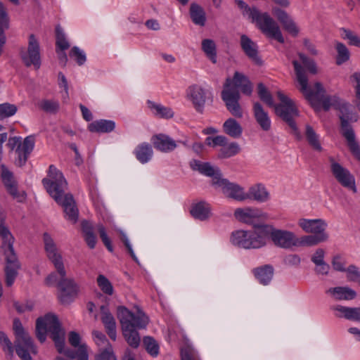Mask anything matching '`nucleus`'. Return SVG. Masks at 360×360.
<instances>
[{"label": "nucleus", "instance_id": "obj_1", "mask_svg": "<svg viewBox=\"0 0 360 360\" xmlns=\"http://www.w3.org/2000/svg\"><path fill=\"white\" fill-rule=\"evenodd\" d=\"M292 65L300 84V91L305 98L313 104L315 102L321 104L325 111H328L331 107L339 111L342 136L345 138L352 154L360 161V146L356 141L354 131L349 124V122L357 120V115L352 112L351 105L336 95L326 94V91L320 82H316L314 89H311L308 85V77L302 65L297 60H293Z\"/></svg>", "mask_w": 360, "mask_h": 360}, {"label": "nucleus", "instance_id": "obj_2", "mask_svg": "<svg viewBox=\"0 0 360 360\" xmlns=\"http://www.w3.org/2000/svg\"><path fill=\"white\" fill-rule=\"evenodd\" d=\"M51 333V338L55 342L59 353L64 352L66 356L71 359L89 360L87 345L82 343L76 351L72 349H64L65 331L56 315L49 313L43 317H39L36 321V335L41 342H44L46 338L47 332Z\"/></svg>", "mask_w": 360, "mask_h": 360}, {"label": "nucleus", "instance_id": "obj_3", "mask_svg": "<svg viewBox=\"0 0 360 360\" xmlns=\"http://www.w3.org/2000/svg\"><path fill=\"white\" fill-rule=\"evenodd\" d=\"M42 184L49 194L63 207L65 218L73 224L76 223L79 211L72 195L65 194L68 184L63 174L51 165L49 168L48 177L42 179Z\"/></svg>", "mask_w": 360, "mask_h": 360}, {"label": "nucleus", "instance_id": "obj_4", "mask_svg": "<svg viewBox=\"0 0 360 360\" xmlns=\"http://www.w3.org/2000/svg\"><path fill=\"white\" fill-rule=\"evenodd\" d=\"M43 238L47 257L53 264L60 276L58 284V300L62 304H70L77 297L79 287L73 278L66 277L62 255L51 236L44 233Z\"/></svg>", "mask_w": 360, "mask_h": 360}, {"label": "nucleus", "instance_id": "obj_5", "mask_svg": "<svg viewBox=\"0 0 360 360\" xmlns=\"http://www.w3.org/2000/svg\"><path fill=\"white\" fill-rule=\"evenodd\" d=\"M238 89L243 94L250 96L252 92V84L249 79L239 72H235L233 79L227 78L221 91V99L227 110L238 118L243 117V111L239 104L240 98Z\"/></svg>", "mask_w": 360, "mask_h": 360}, {"label": "nucleus", "instance_id": "obj_6", "mask_svg": "<svg viewBox=\"0 0 360 360\" xmlns=\"http://www.w3.org/2000/svg\"><path fill=\"white\" fill-rule=\"evenodd\" d=\"M117 318L127 344L132 348H137L141 342V338L137 329L146 328L149 322L148 317L141 310H138L135 314L124 307H119Z\"/></svg>", "mask_w": 360, "mask_h": 360}, {"label": "nucleus", "instance_id": "obj_7", "mask_svg": "<svg viewBox=\"0 0 360 360\" xmlns=\"http://www.w3.org/2000/svg\"><path fill=\"white\" fill-rule=\"evenodd\" d=\"M243 15L252 20L258 29L268 38L283 44L285 40L278 23L267 13H261L257 8H250L242 0L236 1Z\"/></svg>", "mask_w": 360, "mask_h": 360}, {"label": "nucleus", "instance_id": "obj_8", "mask_svg": "<svg viewBox=\"0 0 360 360\" xmlns=\"http://www.w3.org/2000/svg\"><path fill=\"white\" fill-rule=\"evenodd\" d=\"M0 238L2 244L0 247V252L5 256L6 265L5 267L6 284L11 286L18 275L20 269V263L13 248L15 238L8 229L3 224H0Z\"/></svg>", "mask_w": 360, "mask_h": 360}, {"label": "nucleus", "instance_id": "obj_9", "mask_svg": "<svg viewBox=\"0 0 360 360\" xmlns=\"http://www.w3.org/2000/svg\"><path fill=\"white\" fill-rule=\"evenodd\" d=\"M280 103L271 106L275 110V113L285 122L291 128L292 133L296 139L300 140L302 135L298 130L294 118L299 116V111L294 101L281 91L277 92Z\"/></svg>", "mask_w": 360, "mask_h": 360}, {"label": "nucleus", "instance_id": "obj_10", "mask_svg": "<svg viewBox=\"0 0 360 360\" xmlns=\"http://www.w3.org/2000/svg\"><path fill=\"white\" fill-rule=\"evenodd\" d=\"M13 330L15 335V348L17 354L22 360H32L30 352L35 354L36 348L32 338L25 331L18 319L13 321Z\"/></svg>", "mask_w": 360, "mask_h": 360}, {"label": "nucleus", "instance_id": "obj_11", "mask_svg": "<svg viewBox=\"0 0 360 360\" xmlns=\"http://www.w3.org/2000/svg\"><path fill=\"white\" fill-rule=\"evenodd\" d=\"M328 160L330 172L337 182L343 188L351 191L353 193H356V179L353 174L337 162L333 157H329Z\"/></svg>", "mask_w": 360, "mask_h": 360}, {"label": "nucleus", "instance_id": "obj_12", "mask_svg": "<svg viewBox=\"0 0 360 360\" xmlns=\"http://www.w3.org/2000/svg\"><path fill=\"white\" fill-rule=\"evenodd\" d=\"M21 60L26 67L33 65L36 70L41 66L40 46L34 34H30L28 39L27 48H22L20 51Z\"/></svg>", "mask_w": 360, "mask_h": 360}, {"label": "nucleus", "instance_id": "obj_13", "mask_svg": "<svg viewBox=\"0 0 360 360\" xmlns=\"http://www.w3.org/2000/svg\"><path fill=\"white\" fill-rule=\"evenodd\" d=\"M234 217L238 221L255 225H261L268 219L266 213L262 210L252 207L237 208L234 212Z\"/></svg>", "mask_w": 360, "mask_h": 360}, {"label": "nucleus", "instance_id": "obj_14", "mask_svg": "<svg viewBox=\"0 0 360 360\" xmlns=\"http://www.w3.org/2000/svg\"><path fill=\"white\" fill-rule=\"evenodd\" d=\"M268 229L267 224H261L248 230L247 249H259L265 246L268 241Z\"/></svg>", "mask_w": 360, "mask_h": 360}, {"label": "nucleus", "instance_id": "obj_15", "mask_svg": "<svg viewBox=\"0 0 360 360\" xmlns=\"http://www.w3.org/2000/svg\"><path fill=\"white\" fill-rule=\"evenodd\" d=\"M268 240L269 238L274 243L283 248H290L297 244V239L292 232L279 229H274L271 226L268 225Z\"/></svg>", "mask_w": 360, "mask_h": 360}, {"label": "nucleus", "instance_id": "obj_16", "mask_svg": "<svg viewBox=\"0 0 360 360\" xmlns=\"http://www.w3.org/2000/svg\"><path fill=\"white\" fill-rule=\"evenodd\" d=\"M211 93L202 86L193 84L190 86L187 90V97L192 102L194 108L197 112L202 113L204 107Z\"/></svg>", "mask_w": 360, "mask_h": 360}, {"label": "nucleus", "instance_id": "obj_17", "mask_svg": "<svg viewBox=\"0 0 360 360\" xmlns=\"http://www.w3.org/2000/svg\"><path fill=\"white\" fill-rule=\"evenodd\" d=\"M214 185L221 188L223 193L228 198L242 201L247 199L244 188L239 185L231 183L226 179H221L215 178Z\"/></svg>", "mask_w": 360, "mask_h": 360}, {"label": "nucleus", "instance_id": "obj_18", "mask_svg": "<svg viewBox=\"0 0 360 360\" xmlns=\"http://www.w3.org/2000/svg\"><path fill=\"white\" fill-rule=\"evenodd\" d=\"M1 176L7 191L13 196V198L17 199L18 202H22L25 197L24 193L20 194L18 192L17 183L13 178L12 172H11L4 165L1 166Z\"/></svg>", "mask_w": 360, "mask_h": 360}, {"label": "nucleus", "instance_id": "obj_19", "mask_svg": "<svg viewBox=\"0 0 360 360\" xmlns=\"http://www.w3.org/2000/svg\"><path fill=\"white\" fill-rule=\"evenodd\" d=\"M240 46L245 54L255 64L261 65L262 60L259 56L258 46L249 37L245 34L240 36Z\"/></svg>", "mask_w": 360, "mask_h": 360}, {"label": "nucleus", "instance_id": "obj_20", "mask_svg": "<svg viewBox=\"0 0 360 360\" xmlns=\"http://www.w3.org/2000/svg\"><path fill=\"white\" fill-rule=\"evenodd\" d=\"M272 13L282 24L285 31L293 37L298 35L300 31L299 28L286 11L278 7H274L272 8Z\"/></svg>", "mask_w": 360, "mask_h": 360}, {"label": "nucleus", "instance_id": "obj_21", "mask_svg": "<svg viewBox=\"0 0 360 360\" xmlns=\"http://www.w3.org/2000/svg\"><path fill=\"white\" fill-rule=\"evenodd\" d=\"M298 224L306 233H311L315 235L328 234L326 232L327 223L323 219H300Z\"/></svg>", "mask_w": 360, "mask_h": 360}, {"label": "nucleus", "instance_id": "obj_22", "mask_svg": "<svg viewBox=\"0 0 360 360\" xmlns=\"http://www.w3.org/2000/svg\"><path fill=\"white\" fill-rule=\"evenodd\" d=\"M151 142L155 149L162 153L172 152L177 147L176 142L172 138L164 134L153 135L151 138Z\"/></svg>", "mask_w": 360, "mask_h": 360}, {"label": "nucleus", "instance_id": "obj_23", "mask_svg": "<svg viewBox=\"0 0 360 360\" xmlns=\"http://www.w3.org/2000/svg\"><path fill=\"white\" fill-rule=\"evenodd\" d=\"M190 166L193 170L198 171L200 174L212 178V184L214 185L215 178L221 179L220 170L214 167L209 162H202L197 160H193L190 162Z\"/></svg>", "mask_w": 360, "mask_h": 360}, {"label": "nucleus", "instance_id": "obj_24", "mask_svg": "<svg viewBox=\"0 0 360 360\" xmlns=\"http://www.w3.org/2000/svg\"><path fill=\"white\" fill-rule=\"evenodd\" d=\"M252 111L256 122L260 128L264 131H269L271 127V120L268 112L264 110L262 104L259 102H255Z\"/></svg>", "mask_w": 360, "mask_h": 360}, {"label": "nucleus", "instance_id": "obj_25", "mask_svg": "<svg viewBox=\"0 0 360 360\" xmlns=\"http://www.w3.org/2000/svg\"><path fill=\"white\" fill-rule=\"evenodd\" d=\"M326 292L335 301H349L357 296L356 292L348 286L330 288Z\"/></svg>", "mask_w": 360, "mask_h": 360}, {"label": "nucleus", "instance_id": "obj_26", "mask_svg": "<svg viewBox=\"0 0 360 360\" xmlns=\"http://www.w3.org/2000/svg\"><path fill=\"white\" fill-rule=\"evenodd\" d=\"M101 321L103 323L106 333L111 340L115 341L117 338L116 321L112 314L109 311L107 307H101Z\"/></svg>", "mask_w": 360, "mask_h": 360}, {"label": "nucleus", "instance_id": "obj_27", "mask_svg": "<svg viewBox=\"0 0 360 360\" xmlns=\"http://www.w3.org/2000/svg\"><path fill=\"white\" fill-rule=\"evenodd\" d=\"M330 309L334 312L336 317L360 322V309L358 307H349L337 304L332 306Z\"/></svg>", "mask_w": 360, "mask_h": 360}, {"label": "nucleus", "instance_id": "obj_28", "mask_svg": "<svg viewBox=\"0 0 360 360\" xmlns=\"http://www.w3.org/2000/svg\"><path fill=\"white\" fill-rule=\"evenodd\" d=\"M35 143V139L34 136H27L23 143H21L20 148H16V153L18 154L17 163L19 166H22L25 164L29 155L33 150Z\"/></svg>", "mask_w": 360, "mask_h": 360}, {"label": "nucleus", "instance_id": "obj_29", "mask_svg": "<svg viewBox=\"0 0 360 360\" xmlns=\"http://www.w3.org/2000/svg\"><path fill=\"white\" fill-rule=\"evenodd\" d=\"M252 274L262 285H269L273 278L274 270L271 265L265 264L252 269Z\"/></svg>", "mask_w": 360, "mask_h": 360}, {"label": "nucleus", "instance_id": "obj_30", "mask_svg": "<svg viewBox=\"0 0 360 360\" xmlns=\"http://www.w3.org/2000/svg\"><path fill=\"white\" fill-rule=\"evenodd\" d=\"M247 199H252L257 202H264L269 199V193L262 184H257L250 187L245 193Z\"/></svg>", "mask_w": 360, "mask_h": 360}, {"label": "nucleus", "instance_id": "obj_31", "mask_svg": "<svg viewBox=\"0 0 360 360\" xmlns=\"http://www.w3.org/2000/svg\"><path fill=\"white\" fill-rule=\"evenodd\" d=\"M134 153L141 163L146 164L152 159L153 150L150 144L143 142L136 147Z\"/></svg>", "mask_w": 360, "mask_h": 360}, {"label": "nucleus", "instance_id": "obj_32", "mask_svg": "<svg viewBox=\"0 0 360 360\" xmlns=\"http://www.w3.org/2000/svg\"><path fill=\"white\" fill-rule=\"evenodd\" d=\"M147 104L152 113L158 117L171 119L174 115L173 110L169 107L164 106L162 104L151 101H148Z\"/></svg>", "mask_w": 360, "mask_h": 360}, {"label": "nucleus", "instance_id": "obj_33", "mask_svg": "<svg viewBox=\"0 0 360 360\" xmlns=\"http://www.w3.org/2000/svg\"><path fill=\"white\" fill-rule=\"evenodd\" d=\"M210 210L209 204L205 202H200L191 206L190 213L193 218L205 221L210 217Z\"/></svg>", "mask_w": 360, "mask_h": 360}, {"label": "nucleus", "instance_id": "obj_34", "mask_svg": "<svg viewBox=\"0 0 360 360\" xmlns=\"http://www.w3.org/2000/svg\"><path fill=\"white\" fill-rule=\"evenodd\" d=\"M115 123L112 120H100L89 124L88 129L91 132L109 133L115 129Z\"/></svg>", "mask_w": 360, "mask_h": 360}, {"label": "nucleus", "instance_id": "obj_35", "mask_svg": "<svg viewBox=\"0 0 360 360\" xmlns=\"http://www.w3.org/2000/svg\"><path fill=\"white\" fill-rule=\"evenodd\" d=\"M223 130L227 135L233 139L240 137L243 133L242 127L233 118H229L224 122L223 124Z\"/></svg>", "mask_w": 360, "mask_h": 360}, {"label": "nucleus", "instance_id": "obj_36", "mask_svg": "<svg viewBox=\"0 0 360 360\" xmlns=\"http://www.w3.org/2000/svg\"><path fill=\"white\" fill-rule=\"evenodd\" d=\"M190 16L192 22L197 25L204 26L206 15L204 9L198 4L192 3L190 6Z\"/></svg>", "mask_w": 360, "mask_h": 360}, {"label": "nucleus", "instance_id": "obj_37", "mask_svg": "<svg viewBox=\"0 0 360 360\" xmlns=\"http://www.w3.org/2000/svg\"><path fill=\"white\" fill-rule=\"evenodd\" d=\"M94 226L91 222L85 220L82 221L83 236L91 249L94 248L96 244V237L94 234Z\"/></svg>", "mask_w": 360, "mask_h": 360}, {"label": "nucleus", "instance_id": "obj_38", "mask_svg": "<svg viewBox=\"0 0 360 360\" xmlns=\"http://www.w3.org/2000/svg\"><path fill=\"white\" fill-rule=\"evenodd\" d=\"M304 135L309 145L313 150L319 152L323 150L319 136L316 133L312 127L306 125Z\"/></svg>", "mask_w": 360, "mask_h": 360}, {"label": "nucleus", "instance_id": "obj_39", "mask_svg": "<svg viewBox=\"0 0 360 360\" xmlns=\"http://www.w3.org/2000/svg\"><path fill=\"white\" fill-rule=\"evenodd\" d=\"M248 233V230H237L232 232L230 238L231 243L238 248L247 249Z\"/></svg>", "mask_w": 360, "mask_h": 360}, {"label": "nucleus", "instance_id": "obj_40", "mask_svg": "<svg viewBox=\"0 0 360 360\" xmlns=\"http://www.w3.org/2000/svg\"><path fill=\"white\" fill-rule=\"evenodd\" d=\"M92 335L96 345L98 347V352L112 349V346L107 339L105 335L102 332L94 330L92 332Z\"/></svg>", "mask_w": 360, "mask_h": 360}, {"label": "nucleus", "instance_id": "obj_41", "mask_svg": "<svg viewBox=\"0 0 360 360\" xmlns=\"http://www.w3.org/2000/svg\"><path fill=\"white\" fill-rule=\"evenodd\" d=\"M202 49L213 63H217L216 45L212 39H204L202 41Z\"/></svg>", "mask_w": 360, "mask_h": 360}, {"label": "nucleus", "instance_id": "obj_42", "mask_svg": "<svg viewBox=\"0 0 360 360\" xmlns=\"http://www.w3.org/2000/svg\"><path fill=\"white\" fill-rule=\"evenodd\" d=\"M328 234L322 235H307L301 238L300 243L304 245L313 246L328 240Z\"/></svg>", "mask_w": 360, "mask_h": 360}, {"label": "nucleus", "instance_id": "obj_43", "mask_svg": "<svg viewBox=\"0 0 360 360\" xmlns=\"http://www.w3.org/2000/svg\"><path fill=\"white\" fill-rule=\"evenodd\" d=\"M240 151L239 145L237 143H231L226 144L219 151L218 157L219 158H229L236 154Z\"/></svg>", "mask_w": 360, "mask_h": 360}, {"label": "nucleus", "instance_id": "obj_44", "mask_svg": "<svg viewBox=\"0 0 360 360\" xmlns=\"http://www.w3.org/2000/svg\"><path fill=\"white\" fill-rule=\"evenodd\" d=\"M257 93L261 101L266 103L269 107L274 105L273 97L264 84H258Z\"/></svg>", "mask_w": 360, "mask_h": 360}, {"label": "nucleus", "instance_id": "obj_45", "mask_svg": "<svg viewBox=\"0 0 360 360\" xmlns=\"http://www.w3.org/2000/svg\"><path fill=\"white\" fill-rule=\"evenodd\" d=\"M143 343L145 349L153 356H157L159 354V345L155 340L150 336L143 338Z\"/></svg>", "mask_w": 360, "mask_h": 360}, {"label": "nucleus", "instance_id": "obj_46", "mask_svg": "<svg viewBox=\"0 0 360 360\" xmlns=\"http://www.w3.org/2000/svg\"><path fill=\"white\" fill-rule=\"evenodd\" d=\"M56 47L61 51H65L69 49L70 44L66 39L65 33L63 32V29L58 25L56 27Z\"/></svg>", "mask_w": 360, "mask_h": 360}, {"label": "nucleus", "instance_id": "obj_47", "mask_svg": "<svg viewBox=\"0 0 360 360\" xmlns=\"http://www.w3.org/2000/svg\"><path fill=\"white\" fill-rule=\"evenodd\" d=\"M40 108L47 113L56 114L60 108V103L56 100H43L39 104Z\"/></svg>", "mask_w": 360, "mask_h": 360}, {"label": "nucleus", "instance_id": "obj_48", "mask_svg": "<svg viewBox=\"0 0 360 360\" xmlns=\"http://www.w3.org/2000/svg\"><path fill=\"white\" fill-rule=\"evenodd\" d=\"M18 108L15 105L9 103L0 104V120L13 116Z\"/></svg>", "mask_w": 360, "mask_h": 360}, {"label": "nucleus", "instance_id": "obj_49", "mask_svg": "<svg viewBox=\"0 0 360 360\" xmlns=\"http://www.w3.org/2000/svg\"><path fill=\"white\" fill-rule=\"evenodd\" d=\"M97 283L100 289L106 295L113 294V287L110 281L103 275L100 274L97 278Z\"/></svg>", "mask_w": 360, "mask_h": 360}, {"label": "nucleus", "instance_id": "obj_50", "mask_svg": "<svg viewBox=\"0 0 360 360\" xmlns=\"http://www.w3.org/2000/svg\"><path fill=\"white\" fill-rule=\"evenodd\" d=\"M336 49L338 51L337 64L340 65L349 60V52L345 44L337 43Z\"/></svg>", "mask_w": 360, "mask_h": 360}, {"label": "nucleus", "instance_id": "obj_51", "mask_svg": "<svg viewBox=\"0 0 360 360\" xmlns=\"http://www.w3.org/2000/svg\"><path fill=\"white\" fill-rule=\"evenodd\" d=\"M0 345L11 357L13 355V344L5 333L0 331Z\"/></svg>", "mask_w": 360, "mask_h": 360}, {"label": "nucleus", "instance_id": "obj_52", "mask_svg": "<svg viewBox=\"0 0 360 360\" xmlns=\"http://www.w3.org/2000/svg\"><path fill=\"white\" fill-rule=\"evenodd\" d=\"M342 37L344 39L348 40L349 45L360 47V38L351 30L342 28Z\"/></svg>", "mask_w": 360, "mask_h": 360}, {"label": "nucleus", "instance_id": "obj_53", "mask_svg": "<svg viewBox=\"0 0 360 360\" xmlns=\"http://www.w3.org/2000/svg\"><path fill=\"white\" fill-rule=\"evenodd\" d=\"M70 56L75 59L79 65H82L86 60L85 53L77 46H73L70 52Z\"/></svg>", "mask_w": 360, "mask_h": 360}, {"label": "nucleus", "instance_id": "obj_54", "mask_svg": "<svg viewBox=\"0 0 360 360\" xmlns=\"http://www.w3.org/2000/svg\"><path fill=\"white\" fill-rule=\"evenodd\" d=\"M347 273V278L349 281L356 282L360 285V271L355 265H349L345 271Z\"/></svg>", "mask_w": 360, "mask_h": 360}, {"label": "nucleus", "instance_id": "obj_55", "mask_svg": "<svg viewBox=\"0 0 360 360\" xmlns=\"http://www.w3.org/2000/svg\"><path fill=\"white\" fill-rule=\"evenodd\" d=\"M331 264L334 270L340 272H345L346 271L347 261L340 255H335L331 261Z\"/></svg>", "mask_w": 360, "mask_h": 360}, {"label": "nucleus", "instance_id": "obj_56", "mask_svg": "<svg viewBox=\"0 0 360 360\" xmlns=\"http://www.w3.org/2000/svg\"><path fill=\"white\" fill-rule=\"evenodd\" d=\"M299 57L302 62L304 66L307 69V70L313 74L316 75L318 73V68L315 61L312 59L309 58L303 53H299Z\"/></svg>", "mask_w": 360, "mask_h": 360}, {"label": "nucleus", "instance_id": "obj_57", "mask_svg": "<svg viewBox=\"0 0 360 360\" xmlns=\"http://www.w3.org/2000/svg\"><path fill=\"white\" fill-rule=\"evenodd\" d=\"M227 138L224 136H208L205 139V143L211 147L225 146L227 143Z\"/></svg>", "mask_w": 360, "mask_h": 360}, {"label": "nucleus", "instance_id": "obj_58", "mask_svg": "<svg viewBox=\"0 0 360 360\" xmlns=\"http://www.w3.org/2000/svg\"><path fill=\"white\" fill-rule=\"evenodd\" d=\"M96 228H97L98 232V233L100 235V237H101L103 244L106 247V248L110 252H112L113 248H112V245L111 244V241H110V238L107 236V233H106V231H105V229L103 226V225L101 224H97Z\"/></svg>", "mask_w": 360, "mask_h": 360}, {"label": "nucleus", "instance_id": "obj_59", "mask_svg": "<svg viewBox=\"0 0 360 360\" xmlns=\"http://www.w3.org/2000/svg\"><path fill=\"white\" fill-rule=\"evenodd\" d=\"M181 360H200L193 349L190 347H186L181 350Z\"/></svg>", "mask_w": 360, "mask_h": 360}, {"label": "nucleus", "instance_id": "obj_60", "mask_svg": "<svg viewBox=\"0 0 360 360\" xmlns=\"http://www.w3.org/2000/svg\"><path fill=\"white\" fill-rule=\"evenodd\" d=\"M58 84L60 88H63L65 91V94L63 96L64 100H67L69 98V92H68V82L65 77V76L63 74V72H60L58 75Z\"/></svg>", "mask_w": 360, "mask_h": 360}, {"label": "nucleus", "instance_id": "obj_61", "mask_svg": "<svg viewBox=\"0 0 360 360\" xmlns=\"http://www.w3.org/2000/svg\"><path fill=\"white\" fill-rule=\"evenodd\" d=\"M95 360H117L113 349L98 352L95 356Z\"/></svg>", "mask_w": 360, "mask_h": 360}, {"label": "nucleus", "instance_id": "obj_62", "mask_svg": "<svg viewBox=\"0 0 360 360\" xmlns=\"http://www.w3.org/2000/svg\"><path fill=\"white\" fill-rule=\"evenodd\" d=\"M121 240H122V242L124 243L125 247L127 248L129 253L130 254L131 257H132V259L136 262L139 264V260H138V258L136 256L133 249H132V247L129 243V240L127 238V236H126V234H124V233H122V236H121Z\"/></svg>", "mask_w": 360, "mask_h": 360}, {"label": "nucleus", "instance_id": "obj_63", "mask_svg": "<svg viewBox=\"0 0 360 360\" xmlns=\"http://www.w3.org/2000/svg\"><path fill=\"white\" fill-rule=\"evenodd\" d=\"M324 255H325V251L321 248H319L316 250L314 254L312 255L311 259L314 264H318L325 262L324 261Z\"/></svg>", "mask_w": 360, "mask_h": 360}, {"label": "nucleus", "instance_id": "obj_64", "mask_svg": "<svg viewBox=\"0 0 360 360\" xmlns=\"http://www.w3.org/2000/svg\"><path fill=\"white\" fill-rule=\"evenodd\" d=\"M350 79L352 82H355L354 85L355 95L360 94V72L353 73Z\"/></svg>", "mask_w": 360, "mask_h": 360}]
</instances>
